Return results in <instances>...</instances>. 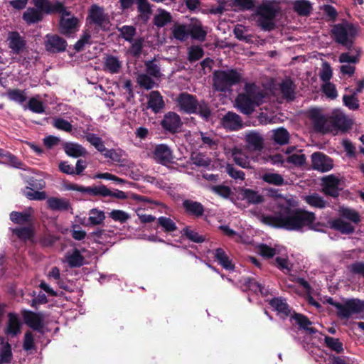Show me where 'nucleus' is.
Segmentation results:
<instances>
[{
    "label": "nucleus",
    "mask_w": 364,
    "mask_h": 364,
    "mask_svg": "<svg viewBox=\"0 0 364 364\" xmlns=\"http://www.w3.org/2000/svg\"><path fill=\"white\" fill-rule=\"evenodd\" d=\"M292 205L290 201L280 204L279 210L274 215H262L260 220L272 227L289 230H299L304 227H310L316 219L314 213L302 209H293L291 208Z\"/></svg>",
    "instance_id": "f257e3e1"
},
{
    "label": "nucleus",
    "mask_w": 364,
    "mask_h": 364,
    "mask_svg": "<svg viewBox=\"0 0 364 364\" xmlns=\"http://www.w3.org/2000/svg\"><path fill=\"white\" fill-rule=\"evenodd\" d=\"M310 116L315 129L321 133L346 131L351 127V122L341 112L334 111L331 115H323L317 109L310 111Z\"/></svg>",
    "instance_id": "f03ea898"
},
{
    "label": "nucleus",
    "mask_w": 364,
    "mask_h": 364,
    "mask_svg": "<svg viewBox=\"0 0 364 364\" xmlns=\"http://www.w3.org/2000/svg\"><path fill=\"white\" fill-rule=\"evenodd\" d=\"M267 92L254 83L245 85V92L238 95L235 102L240 111L245 114H250L256 106L264 102Z\"/></svg>",
    "instance_id": "7ed1b4c3"
},
{
    "label": "nucleus",
    "mask_w": 364,
    "mask_h": 364,
    "mask_svg": "<svg viewBox=\"0 0 364 364\" xmlns=\"http://www.w3.org/2000/svg\"><path fill=\"white\" fill-rule=\"evenodd\" d=\"M176 102L181 111L188 114L197 113L202 118L208 120L210 116V109L204 102H198L196 97L186 92L181 93L176 98Z\"/></svg>",
    "instance_id": "20e7f679"
},
{
    "label": "nucleus",
    "mask_w": 364,
    "mask_h": 364,
    "mask_svg": "<svg viewBox=\"0 0 364 364\" xmlns=\"http://www.w3.org/2000/svg\"><path fill=\"white\" fill-rule=\"evenodd\" d=\"M240 77V75L234 70L215 71L213 75V85L215 90L224 92L238 82Z\"/></svg>",
    "instance_id": "39448f33"
},
{
    "label": "nucleus",
    "mask_w": 364,
    "mask_h": 364,
    "mask_svg": "<svg viewBox=\"0 0 364 364\" xmlns=\"http://www.w3.org/2000/svg\"><path fill=\"white\" fill-rule=\"evenodd\" d=\"M355 27L347 21L335 25L332 28V33L335 40L338 43L350 48L353 43V39L356 34Z\"/></svg>",
    "instance_id": "423d86ee"
},
{
    "label": "nucleus",
    "mask_w": 364,
    "mask_h": 364,
    "mask_svg": "<svg viewBox=\"0 0 364 364\" xmlns=\"http://www.w3.org/2000/svg\"><path fill=\"white\" fill-rule=\"evenodd\" d=\"M338 309V315L342 318H348L355 314L364 311V301L359 299H350L343 304H335Z\"/></svg>",
    "instance_id": "0eeeda50"
},
{
    "label": "nucleus",
    "mask_w": 364,
    "mask_h": 364,
    "mask_svg": "<svg viewBox=\"0 0 364 364\" xmlns=\"http://www.w3.org/2000/svg\"><path fill=\"white\" fill-rule=\"evenodd\" d=\"M259 25L264 30H272L274 28L273 19L275 16V10L267 4L260 6L257 10Z\"/></svg>",
    "instance_id": "6e6552de"
},
{
    "label": "nucleus",
    "mask_w": 364,
    "mask_h": 364,
    "mask_svg": "<svg viewBox=\"0 0 364 364\" xmlns=\"http://www.w3.org/2000/svg\"><path fill=\"white\" fill-rule=\"evenodd\" d=\"M62 14L60 21V33L65 36H69L75 32L78 27V19L73 16L63 6V10L58 11Z\"/></svg>",
    "instance_id": "1a4fd4ad"
},
{
    "label": "nucleus",
    "mask_w": 364,
    "mask_h": 364,
    "mask_svg": "<svg viewBox=\"0 0 364 364\" xmlns=\"http://www.w3.org/2000/svg\"><path fill=\"white\" fill-rule=\"evenodd\" d=\"M89 18L91 21L103 29L109 28L110 24L109 16L102 7L92 5L89 10Z\"/></svg>",
    "instance_id": "9d476101"
},
{
    "label": "nucleus",
    "mask_w": 364,
    "mask_h": 364,
    "mask_svg": "<svg viewBox=\"0 0 364 364\" xmlns=\"http://www.w3.org/2000/svg\"><path fill=\"white\" fill-rule=\"evenodd\" d=\"M244 140L246 143V149L250 153L259 151L264 148V139L255 131L246 132Z\"/></svg>",
    "instance_id": "9b49d317"
},
{
    "label": "nucleus",
    "mask_w": 364,
    "mask_h": 364,
    "mask_svg": "<svg viewBox=\"0 0 364 364\" xmlns=\"http://www.w3.org/2000/svg\"><path fill=\"white\" fill-rule=\"evenodd\" d=\"M153 158L157 163L162 165L171 164L174 159L172 150L164 144L155 146L153 151Z\"/></svg>",
    "instance_id": "f8f14e48"
},
{
    "label": "nucleus",
    "mask_w": 364,
    "mask_h": 364,
    "mask_svg": "<svg viewBox=\"0 0 364 364\" xmlns=\"http://www.w3.org/2000/svg\"><path fill=\"white\" fill-rule=\"evenodd\" d=\"M161 124L166 131L175 133L180 129L182 122L178 114L169 112L164 115Z\"/></svg>",
    "instance_id": "ddd939ff"
},
{
    "label": "nucleus",
    "mask_w": 364,
    "mask_h": 364,
    "mask_svg": "<svg viewBox=\"0 0 364 364\" xmlns=\"http://www.w3.org/2000/svg\"><path fill=\"white\" fill-rule=\"evenodd\" d=\"M312 166L314 169L321 172L330 171L333 168L332 160L321 153H314L311 155Z\"/></svg>",
    "instance_id": "4468645a"
},
{
    "label": "nucleus",
    "mask_w": 364,
    "mask_h": 364,
    "mask_svg": "<svg viewBox=\"0 0 364 364\" xmlns=\"http://www.w3.org/2000/svg\"><path fill=\"white\" fill-rule=\"evenodd\" d=\"M7 40L9 48L15 54L21 53L26 48V41L18 32L13 31L9 33Z\"/></svg>",
    "instance_id": "2eb2a0df"
},
{
    "label": "nucleus",
    "mask_w": 364,
    "mask_h": 364,
    "mask_svg": "<svg viewBox=\"0 0 364 364\" xmlns=\"http://www.w3.org/2000/svg\"><path fill=\"white\" fill-rule=\"evenodd\" d=\"M35 9L41 10L44 14H49L63 10V5L60 2L52 3L49 0H33Z\"/></svg>",
    "instance_id": "dca6fc26"
},
{
    "label": "nucleus",
    "mask_w": 364,
    "mask_h": 364,
    "mask_svg": "<svg viewBox=\"0 0 364 364\" xmlns=\"http://www.w3.org/2000/svg\"><path fill=\"white\" fill-rule=\"evenodd\" d=\"M46 41V48L47 50L56 53L65 50L67 46L66 41L57 35H47Z\"/></svg>",
    "instance_id": "f3484780"
},
{
    "label": "nucleus",
    "mask_w": 364,
    "mask_h": 364,
    "mask_svg": "<svg viewBox=\"0 0 364 364\" xmlns=\"http://www.w3.org/2000/svg\"><path fill=\"white\" fill-rule=\"evenodd\" d=\"M339 180L333 175L328 176L323 178V191L325 194L332 197L338 195Z\"/></svg>",
    "instance_id": "a211bd4d"
},
{
    "label": "nucleus",
    "mask_w": 364,
    "mask_h": 364,
    "mask_svg": "<svg viewBox=\"0 0 364 364\" xmlns=\"http://www.w3.org/2000/svg\"><path fill=\"white\" fill-rule=\"evenodd\" d=\"M49 209L54 211H67L71 208L69 200L63 198L50 197L46 200Z\"/></svg>",
    "instance_id": "6ab92c4d"
},
{
    "label": "nucleus",
    "mask_w": 364,
    "mask_h": 364,
    "mask_svg": "<svg viewBox=\"0 0 364 364\" xmlns=\"http://www.w3.org/2000/svg\"><path fill=\"white\" fill-rule=\"evenodd\" d=\"M223 127L230 130H237L242 127V121L239 115L229 112L221 119Z\"/></svg>",
    "instance_id": "aec40b11"
},
{
    "label": "nucleus",
    "mask_w": 364,
    "mask_h": 364,
    "mask_svg": "<svg viewBox=\"0 0 364 364\" xmlns=\"http://www.w3.org/2000/svg\"><path fill=\"white\" fill-rule=\"evenodd\" d=\"M8 317L9 321L5 333L9 337H14L21 333V323L18 316L14 314H9Z\"/></svg>",
    "instance_id": "412c9836"
},
{
    "label": "nucleus",
    "mask_w": 364,
    "mask_h": 364,
    "mask_svg": "<svg viewBox=\"0 0 364 364\" xmlns=\"http://www.w3.org/2000/svg\"><path fill=\"white\" fill-rule=\"evenodd\" d=\"M232 156L236 164L243 168H250V159L246 154L245 150L241 148L235 147L232 150Z\"/></svg>",
    "instance_id": "4be33fe9"
},
{
    "label": "nucleus",
    "mask_w": 364,
    "mask_h": 364,
    "mask_svg": "<svg viewBox=\"0 0 364 364\" xmlns=\"http://www.w3.org/2000/svg\"><path fill=\"white\" fill-rule=\"evenodd\" d=\"M122 68V62L119 59L113 55H107L104 58L103 69L110 73H118Z\"/></svg>",
    "instance_id": "5701e85b"
},
{
    "label": "nucleus",
    "mask_w": 364,
    "mask_h": 364,
    "mask_svg": "<svg viewBox=\"0 0 364 364\" xmlns=\"http://www.w3.org/2000/svg\"><path fill=\"white\" fill-rule=\"evenodd\" d=\"M44 14L41 10L33 7L28 8L23 14V19L28 24L36 23L41 21Z\"/></svg>",
    "instance_id": "b1692460"
},
{
    "label": "nucleus",
    "mask_w": 364,
    "mask_h": 364,
    "mask_svg": "<svg viewBox=\"0 0 364 364\" xmlns=\"http://www.w3.org/2000/svg\"><path fill=\"white\" fill-rule=\"evenodd\" d=\"M172 21L171 14L163 9H158L153 19L154 24L161 28L167 25Z\"/></svg>",
    "instance_id": "393cba45"
},
{
    "label": "nucleus",
    "mask_w": 364,
    "mask_h": 364,
    "mask_svg": "<svg viewBox=\"0 0 364 364\" xmlns=\"http://www.w3.org/2000/svg\"><path fill=\"white\" fill-rule=\"evenodd\" d=\"M95 196H111L118 199H124L127 198V195L124 192L119 190L112 191L105 185H100L96 186Z\"/></svg>",
    "instance_id": "a878e982"
},
{
    "label": "nucleus",
    "mask_w": 364,
    "mask_h": 364,
    "mask_svg": "<svg viewBox=\"0 0 364 364\" xmlns=\"http://www.w3.org/2000/svg\"><path fill=\"white\" fill-rule=\"evenodd\" d=\"M164 106L162 96L157 91H152L149 95L148 107L155 113L159 112Z\"/></svg>",
    "instance_id": "bb28decb"
},
{
    "label": "nucleus",
    "mask_w": 364,
    "mask_h": 364,
    "mask_svg": "<svg viewBox=\"0 0 364 364\" xmlns=\"http://www.w3.org/2000/svg\"><path fill=\"white\" fill-rule=\"evenodd\" d=\"M25 321L34 330L41 331L43 326V318L40 314L29 312L25 316Z\"/></svg>",
    "instance_id": "cd10ccee"
},
{
    "label": "nucleus",
    "mask_w": 364,
    "mask_h": 364,
    "mask_svg": "<svg viewBox=\"0 0 364 364\" xmlns=\"http://www.w3.org/2000/svg\"><path fill=\"white\" fill-rule=\"evenodd\" d=\"M183 206L186 211L190 214L194 215L196 217L201 216L204 212V208L203 205L197 201L191 200H185L183 202Z\"/></svg>",
    "instance_id": "c85d7f7f"
},
{
    "label": "nucleus",
    "mask_w": 364,
    "mask_h": 364,
    "mask_svg": "<svg viewBox=\"0 0 364 364\" xmlns=\"http://www.w3.org/2000/svg\"><path fill=\"white\" fill-rule=\"evenodd\" d=\"M202 146L210 149H216L219 143L218 137L213 132H199Z\"/></svg>",
    "instance_id": "c756f323"
},
{
    "label": "nucleus",
    "mask_w": 364,
    "mask_h": 364,
    "mask_svg": "<svg viewBox=\"0 0 364 364\" xmlns=\"http://www.w3.org/2000/svg\"><path fill=\"white\" fill-rule=\"evenodd\" d=\"M269 304L282 317L287 316L290 314L289 306L284 299L274 298L270 300Z\"/></svg>",
    "instance_id": "7c9ffc66"
},
{
    "label": "nucleus",
    "mask_w": 364,
    "mask_h": 364,
    "mask_svg": "<svg viewBox=\"0 0 364 364\" xmlns=\"http://www.w3.org/2000/svg\"><path fill=\"white\" fill-rule=\"evenodd\" d=\"M206 35L207 31L200 22H195L189 25V36L193 38L203 41Z\"/></svg>",
    "instance_id": "2f4dec72"
},
{
    "label": "nucleus",
    "mask_w": 364,
    "mask_h": 364,
    "mask_svg": "<svg viewBox=\"0 0 364 364\" xmlns=\"http://www.w3.org/2000/svg\"><path fill=\"white\" fill-rule=\"evenodd\" d=\"M65 153L72 157H79L87 154L86 149L81 145L75 143H66L64 146Z\"/></svg>",
    "instance_id": "473e14b6"
},
{
    "label": "nucleus",
    "mask_w": 364,
    "mask_h": 364,
    "mask_svg": "<svg viewBox=\"0 0 364 364\" xmlns=\"http://www.w3.org/2000/svg\"><path fill=\"white\" fill-rule=\"evenodd\" d=\"M332 228L340 231L343 234H349L353 232L354 228L349 223L344 221L342 218L332 220L330 222Z\"/></svg>",
    "instance_id": "72a5a7b5"
},
{
    "label": "nucleus",
    "mask_w": 364,
    "mask_h": 364,
    "mask_svg": "<svg viewBox=\"0 0 364 364\" xmlns=\"http://www.w3.org/2000/svg\"><path fill=\"white\" fill-rule=\"evenodd\" d=\"M33 212V210L31 208L23 213L14 211L10 214V219L14 223L18 224L29 223L31 215Z\"/></svg>",
    "instance_id": "f704fd0d"
},
{
    "label": "nucleus",
    "mask_w": 364,
    "mask_h": 364,
    "mask_svg": "<svg viewBox=\"0 0 364 364\" xmlns=\"http://www.w3.org/2000/svg\"><path fill=\"white\" fill-rule=\"evenodd\" d=\"M242 199L250 203L257 204L263 201V197L257 191L249 188L242 189L241 191Z\"/></svg>",
    "instance_id": "c9c22d12"
},
{
    "label": "nucleus",
    "mask_w": 364,
    "mask_h": 364,
    "mask_svg": "<svg viewBox=\"0 0 364 364\" xmlns=\"http://www.w3.org/2000/svg\"><path fill=\"white\" fill-rule=\"evenodd\" d=\"M172 33L176 39L184 41L189 36V25L176 24L172 28Z\"/></svg>",
    "instance_id": "e433bc0d"
},
{
    "label": "nucleus",
    "mask_w": 364,
    "mask_h": 364,
    "mask_svg": "<svg viewBox=\"0 0 364 364\" xmlns=\"http://www.w3.org/2000/svg\"><path fill=\"white\" fill-rule=\"evenodd\" d=\"M304 200L306 203L314 208H323L326 205V202L317 193H313L304 196Z\"/></svg>",
    "instance_id": "4c0bfd02"
},
{
    "label": "nucleus",
    "mask_w": 364,
    "mask_h": 364,
    "mask_svg": "<svg viewBox=\"0 0 364 364\" xmlns=\"http://www.w3.org/2000/svg\"><path fill=\"white\" fill-rule=\"evenodd\" d=\"M272 137L275 143L280 145H284L288 143L289 139V134L287 129L284 128H279L272 131Z\"/></svg>",
    "instance_id": "58836bf2"
},
{
    "label": "nucleus",
    "mask_w": 364,
    "mask_h": 364,
    "mask_svg": "<svg viewBox=\"0 0 364 364\" xmlns=\"http://www.w3.org/2000/svg\"><path fill=\"white\" fill-rule=\"evenodd\" d=\"M294 9L301 16H306L311 11V4L306 0H296L293 3Z\"/></svg>",
    "instance_id": "ea45409f"
},
{
    "label": "nucleus",
    "mask_w": 364,
    "mask_h": 364,
    "mask_svg": "<svg viewBox=\"0 0 364 364\" xmlns=\"http://www.w3.org/2000/svg\"><path fill=\"white\" fill-rule=\"evenodd\" d=\"M215 257L223 268L226 269H233L234 266L231 260L229 259V257L223 249L218 248L215 250Z\"/></svg>",
    "instance_id": "a19ab883"
},
{
    "label": "nucleus",
    "mask_w": 364,
    "mask_h": 364,
    "mask_svg": "<svg viewBox=\"0 0 364 364\" xmlns=\"http://www.w3.org/2000/svg\"><path fill=\"white\" fill-rule=\"evenodd\" d=\"M66 260L70 267H80L83 264L84 257L77 250H75L67 253Z\"/></svg>",
    "instance_id": "79ce46f5"
},
{
    "label": "nucleus",
    "mask_w": 364,
    "mask_h": 364,
    "mask_svg": "<svg viewBox=\"0 0 364 364\" xmlns=\"http://www.w3.org/2000/svg\"><path fill=\"white\" fill-rule=\"evenodd\" d=\"M105 219V215L104 211L100 210L97 208L91 209L89 211L88 220L90 224L92 225H100L103 223Z\"/></svg>",
    "instance_id": "37998d69"
},
{
    "label": "nucleus",
    "mask_w": 364,
    "mask_h": 364,
    "mask_svg": "<svg viewBox=\"0 0 364 364\" xmlns=\"http://www.w3.org/2000/svg\"><path fill=\"white\" fill-rule=\"evenodd\" d=\"M96 186L85 187L77 183H69L65 186V189L68 191H76L84 194L95 196Z\"/></svg>",
    "instance_id": "c03bdc74"
},
{
    "label": "nucleus",
    "mask_w": 364,
    "mask_h": 364,
    "mask_svg": "<svg viewBox=\"0 0 364 364\" xmlns=\"http://www.w3.org/2000/svg\"><path fill=\"white\" fill-rule=\"evenodd\" d=\"M291 318H293L301 328L309 331L310 333H314L316 330L314 328L311 327V322L304 315L299 314H294Z\"/></svg>",
    "instance_id": "a18cd8bd"
},
{
    "label": "nucleus",
    "mask_w": 364,
    "mask_h": 364,
    "mask_svg": "<svg viewBox=\"0 0 364 364\" xmlns=\"http://www.w3.org/2000/svg\"><path fill=\"white\" fill-rule=\"evenodd\" d=\"M262 179L267 183L274 186H282L284 182L282 176L277 173H265L262 176Z\"/></svg>",
    "instance_id": "49530a36"
},
{
    "label": "nucleus",
    "mask_w": 364,
    "mask_h": 364,
    "mask_svg": "<svg viewBox=\"0 0 364 364\" xmlns=\"http://www.w3.org/2000/svg\"><path fill=\"white\" fill-rule=\"evenodd\" d=\"M6 96L9 100L19 104L23 103L27 99L26 92L18 89L9 90L6 92Z\"/></svg>",
    "instance_id": "de8ad7c7"
},
{
    "label": "nucleus",
    "mask_w": 364,
    "mask_h": 364,
    "mask_svg": "<svg viewBox=\"0 0 364 364\" xmlns=\"http://www.w3.org/2000/svg\"><path fill=\"white\" fill-rule=\"evenodd\" d=\"M85 138L88 142H90L95 148L100 152L103 153L106 151V147L104 144L103 141L96 134L92 133H87Z\"/></svg>",
    "instance_id": "09e8293b"
},
{
    "label": "nucleus",
    "mask_w": 364,
    "mask_h": 364,
    "mask_svg": "<svg viewBox=\"0 0 364 364\" xmlns=\"http://www.w3.org/2000/svg\"><path fill=\"white\" fill-rule=\"evenodd\" d=\"M13 358L11 348L9 343H4L0 348V364L9 363Z\"/></svg>",
    "instance_id": "8fccbe9b"
},
{
    "label": "nucleus",
    "mask_w": 364,
    "mask_h": 364,
    "mask_svg": "<svg viewBox=\"0 0 364 364\" xmlns=\"http://www.w3.org/2000/svg\"><path fill=\"white\" fill-rule=\"evenodd\" d=\"M137 5L141 18L144 21H147L151 13L149 3L146 0H140L138 1Z\"/></svg>",
    "instance_id": "3c124183"
},
{
    "label": "nucleus",
    "mask_w": 364,
    "mask_h": 364,
    "mask_svg": "<svg viewBox=\"0 0 364 364\" xmlns=\"http://www.w3.org/2000/svg\"><path fill=\"white\" fill-rule=\"evenodd\" d=\"M13 232L23 240H31L33 236V229L31 225L14 229Z\"/></svg>",
    "instance_id": "603ef678"
},
{
    "label": "nucleus",
    "mask_w": 364,
    "mask_h": 364,
    "mask_svg": "<svg viewBox=\"0 0 364 364\" xmlns=\"http://www.w3.org/2000/svg\"><path fill=\"white\" fill-rule=\"evenodd\" d=\"M325 343L328 348L336 352L337 353H340L343 351V343L339 341L338 338L326 336Z\"/></svg>",
    "instance_id": "864d4df0"
},
{
    "label": "nucleus",
    "mask_w": 364,
    "mask_h": 364,
    "mask_svg": "<svg viewBox=\"0 0 364 364\" xmlns=\"http://www.w3.org/2000/svg\"><path fill=\"white\" fill-rule=\"evenodd\" d=\"M281 90L286 98L292 99L294 93V85L289 79L284 80L281 85Z\"/></svg>",
    "instance_id": "5fc2aeb1"
},
{
    "label": "nucleus",
    "mask_w": 364,
    "mask_h": 364,
    "mask_svg": "<svg viewBox=\"0 0 364 364\" xmlns=\"http://www.w3.org/2000/svg\"><path fill=\"white\" fill-rule=\"evenodd\" d=\"M191 159L193 164L198 166L207 167L211 163L210 159L201 153L193 154Z\"/></svg>",
    "instance_id": "6e6d98bb"
},
{
    "label": "nucleus",
    "mask_w": 364,
    "mask_h": 364,
    "mask_svg": "<svg viewBox=\"0 0 364 364\" xmlns=\"http://www.w3.org/2000/svg\"><path fill=\"white\" fill-rule=\"evenodd\" d=\"M28 107L33 112L42 114L45 112V107L38 97H31L28 103Z\"/></svg>",
    "instance_id": "4d7b16f0"
},
{
    "label": "nucleus",
    "mask_w": 364,
    "mask_h": 364,
    "mask_svg": "<svg viewBox=\"0 0 364 364\" xmlns=\"http://www.w3.org/2000/svg\"><path fill=\"white\" fill-rule=\"evenodd\" d=\"M53 126L57 129L66 132H71L73 129V125L68 121L60 117L53 118Z\"/></svg>",
    "instance_id": "13d9d810"
},
{
    "label": "nucleus",
    "mask_w": 364,
    "mask_h": 364,
    "mask_svg": "<svg viewBox=\"0 0 364 364\" xmlns=\"http://www.w3.org/2000/svg\"><path fill=\"white\" fill-rule=\"evenodd\" d=\"M232 6L238 11L250 10L255 6V0H232Z\"/></svg>",
    "instance_id": "bf43d9fd"
},
{
    "label": "nucleus",
    "mask_w": 364,
    "mask_h": 364,
    "mask_svg": "<svg viewBox=\"0 0 364 364\" xmlns=\"http://www.w3.org/2000/svg\"><path fill=\"white\" fill-rule=\"evenodd\" d=\"M321 89L324 95L329 99L334 100L338 97L336 85L331 82L323 83Z\"/></svg>",
    "instance_id": "052dcab7"
},
{
    "label": "nucleus",
    "mask_w": 364,
    "mask_h": 364,
    "mask_svg": "<svg viewBox=\"0 0 364 364\" xmlns=\"http://www.w3.org/2000/svg\"><path fill=\"white\" fill-rule=\"evenodd\" d=\"M146 73L155 77L159 78L161 75L159 65L154 60H149L145 62Z\"/></svg>",
    "instance_id": "680f3d73"
},
{
    "label": "nucleus",
    "mask_w": 364,
    "mask_h": 364,
    "mask_svg": "<svg viewBox=\"0 0 364 364\" xmlns=\"http://www.w3.org/2000/svg\"><path fill=\"white\" fill-rule=\"evenodd\" d=\"M121 36L127 41L132 42L136 34V28L132 26H123L118 28Z\"/></svg>",
    "instance_id": "e2e57ef3"
},
{
    "label": "nucleus",
    "mask_w": 364,
    "mask_h": 364,
    "mask_svg": "<svg viewBox=\"0 0 364 364\" xmlns=\"http://www.w3.org/2000/svg\"><path fill=\"white\" fill-rule=\"evenodd\" d=\"M137 83L142 87L150 90L155 85L154 81L146 74H139L137 76Z\"/></svg>",
    "instance_id": "0e129e2a"
},
{
    "label": "nucleus",
    "mask_w": 364,
    "mask_h": 364,
    "mask_svg": "<svg viewBox=\"0 0 364 364\" xmlns=\"http://www.w3.org/2000/svg\"><path fill=\"white\" fill-rule=\"evenodd\" d=\"M210 189L215 194L224 198H228L232 194L230 188L227 186H213Z\"/></svg>",
    "instance_id": "69168bd1"
},
{
    "label": "nucleus",
    "mask_w": 364,
    "mask_h": 364,
    "mask_svg": "<svg viewBox=\"0 0 364 364\" xmlns=\"http://www.w3.org/2000/svg\"><path fill=\"white\" fill-rule=\"evenodd\" d=\"M357 95H354V92H352L350 95H344L343 97V101L344 105L349 109L355 110L359 107V101L356 97Z\"/></svg>",
    "instance_id": "338daca9"
},
{
    "label": "nucleus",
    "mask_w": 364,
    "mask_h": 364,
    "mask_svg": "<svg viewBox=\"0 0 364 364\" xmlns=\"http://www.w3.org/2000/svg\"><path fill=\"white\" fill-rule=\"evenodd\" d=\"M341 215L353 223H358L360 220L358 213L350 208H341L340 210Z\"/></svg>",
    "instance_id": "774afa93"
}]
</instances>
